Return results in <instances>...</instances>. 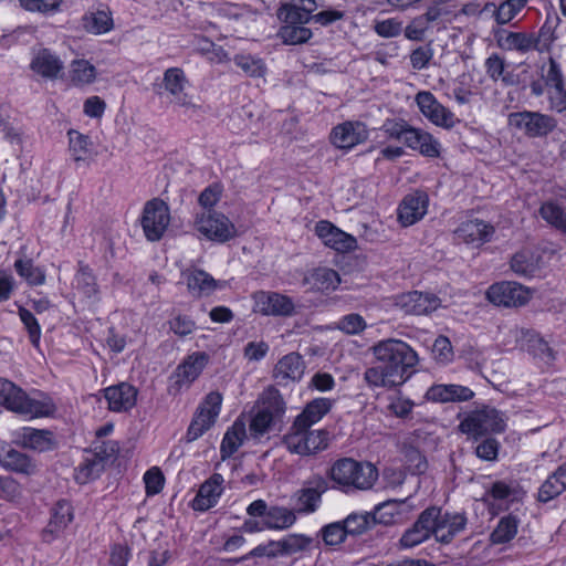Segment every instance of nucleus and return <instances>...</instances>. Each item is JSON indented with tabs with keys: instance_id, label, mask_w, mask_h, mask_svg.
<instances>
[{
	"instance_id": "nucleus-1",
	"label": "nucleus",
	"mask_w": 566,
	"mask_h": 566,
	"mask_svg": "<svg viewBox=\"0 0 566 566\" xmlns=\"http://www.w3.org/2000/svg\"><path fill=\"white\" fill-rule=\"evenodd\" d=\"M376 365L364 374L368 385L374 387H396L407 381L418 364L417 353L405 342L388 338L371 347Z\"/></svg>"
},
{
	"instance_id": "nucleus-2",
	"label": "nucleus",
	"mask_w": 566,
	"mask_h": 566,
	"mask_svg": "<svg viewBox=\"0 0 566 566\" xmlns=\"http://www.w3.org/2000/svg\"><path fill=\"white\" fill-rule=\"evenodd\" d=\"M328 476L334 489L350 493L371 489L378 479V470L371 462L342 458L333 463Z\"/></svg>"
},
{
	"instance_id": "nucleus-3",
	"label": "nucleus",
	"mask_w": 566,
	"mask_h": 566,
	"mask_svg": "<svg viewBox=\"0 0 566 566\" xmlns=\"http://www.w3.org/2000/svg\"><path fill=\"white\" fill-rule=\"evenodd\" d=\"M0 403L13 412L30 418L48 417L56 410L51 398H30L21 388L3 378H0Z\"/></svg>"
},
{
	"instance_id": "nucleus-4",
	"label": "nucleus",
	"mask_w": 566,
	"mask_h": 566,
	"mask_svg": "<svg viewBox=\"0 0 566 566\" xmlns=\"http://www.w3.org/2000/svg\"><path fill=\"white\" fill-rule=\"evenodd\" d=\"M328 440V431L323 429L312 430L307 426L297 427V423L293 422L283 436L282 443L293 454L310 457L327 449Z\"/></svg>"
},
{
	"instance_id": "nucleus-5",
	"label": "nucleus",
	"mask_w": 566,
	"mask_h": 566,
	"mask_svg": "<svg viewBox=\"0 0 566 566\" xmlns=\"http://www.w3.org/2000/svg\"><path fill=\"white\" fill-rule=\"evenodd\" d=\"M504 416L492 407H483L471 411L461 422L460 430L463 433L478 439L489 432L500 433L505 430Z\"/></svg>"
},
{
	"instance_id": "nucleus-6",
	"label": "nucleus",
	"mask_w": 566,
	"mask_h": 566,
	"mask_svg": "<svg viewBox=\"0 0 566 566\" xmlns=\"http://www.w3.org/2000/svg\"><path fill=\"white\" fill-rule=\"evenodd\" d=\"M193 227L206 239L220 243L227 242L237 235L233 222L226 214L218 211L196 213Z\"/></svg>"
},
{
	"instance_id": "nucleus-7",
	"label": "nucleus",
	"mask_w": 566,
	"mask_h": 566,
	"mask_svg": "<svg viewBox=\"0 0 566 566\" xmlns=\"http://www.w3.org/2000/svg\"><path fill=\"white\" fill-rule=\"evenodd\" d=\"M222 396L217 391L209 392L199 405L187 429L185 441L190 443L205 434L214 423L220 413Z\"/></svg>"
},
{
	"instance_id": "nucleus-8",
	"label": "nucleus",
	"mask_w": 566,
	"mask_h": 566,
	"mask_svg": "<svg viewBox=\"0 0 566 566\" xmlns=\"http://www.w3.org/2000/svg\"><path fill=\"white\" fill-rule=\"evenodd\" d=\"M509 124L530 138H538L552 133L557 126V120L547 114L523 111L511 113Z\"/></svg>"
},
{
	"instance_id": "nucleus-9",
	"label": "nucleus",
	"mask_w": 566,
	"mask_h": 566,
	"mask_svg": "<svg viewBox=\"0 0 566 566\" xmlns=\"http://www.w3.org/2000/svg\"><path fill=\"white\" fill-rule=\"evenodd\" d=\"M140 223L149 241L160 240L170 223L169 207L160 199L149 200L144 207Z\"/></svg>"
},
{
	"instance_id": "nucleus-10",
	"label": "nucleus",
	"mask_w": 566,
	"mask_h": 566,
	"mask_svg": "<svg viewBox=\"0 0 566 566\" xmlns=\"http://www.w3.org/2000/svg\"><path fill=\"white\" fill-rule=\"evenodd\" d=\"M416 103L422 115L437 126L452 128L458 122L454 114L444 107L430 92H419L416 95Z\"/></svg>"
},
{
	"instance_id": "nucleus-11",
	"label": "nucleus",
	"mask_w": 566,
	"mask_h": 566,
	"mask_svg": "<svg viewBox=\"0 0 566 566\" xmlns=\"http://www.w3.org/2000/svg\"><path fill=\"white\" fill-rule=\"evenodd\" d=\"M532 294L526 285H490L486 298L496 306L516 307L526 304Z\"/></svg>"
},
{
	"instance_id": "nucleus-12",
	"label": "nucleus",
	"mask_w": 566,
	"mask_h": 566,
	"mask_svg": "<svg viewBox=\"0 0 566 566\" xmlns=\"http://www.w3.org/2000/svg\"><path fill=\"white\" fill-rule=\"evenodd\" d=\"M396 305L406 314L424 315L440 305L439 297L430 292L410 291L397 296Z\"/></svg>"
},
{
	"instance_id": "nucleus-13",
	"label": "nucleus",
	"mask_w": 566,
	"mask_h": 566,
	"mask_svg": "<svg viewBox=\"0 0 566 566\" xmlns=\"http://www.w3.org/2000/svg\"><path fill=\"white\" fill-rule=\"evenodd\" d=\"M327 489V481L322 476L308 481L295 493V511L301 514L315 512L321 504L322 495Z\"/></svg>"
},
{
	"instance_id": "nucleus-14",
	"label": "nucleus",
	"mask_w": 566,
	"mask_h": 566,
	"mask_svg": "<svg viewBox=\"0 0 566 566\" xmlns=\"http://www.w3.org/2000/svg\"><path fill=\"white\" fill-rule=\"evenodd\" d=\"M315 233L323 240L324 244L337 252H349L357 248V240L349 233L335 227L326 220L316 223Z\"/></svg>"
},
{
	"instance_id": "nucleus-15",
	"label": "nucleus",
	"mask_w": 566,
	"mask_h": 566,
	"mask_svg": "<svg viewBox=\"0 0 566 566\" xmlns=\"http://www.w3.org/2000/svg\"><path fill=\"white\" fill-rule=\"evenodd\" d=\"M368 138V130L360 122H345L333 128L331 142L340 149H350Z\"/></svg>"
},
{
	"instance_id": "nucleus-16",
	"label": "nucleus",
	"mask_w": 566,
	"mask_h": 566,
	"mask_svg": "<svg viewBox=\"0 0 566 566\" xmlns=\"http://www.w3.org/2000/svg\"><path fill=\"white\" fill-rule=\"evenodd\" d=\"M209 363V355L205 352H196L189 355L172 374L174 386L179 390L189 386L202 373Z\"/></svg>"
},
{
	"instance_id": "nucleus-17",
	"label": "nucleus",
	"mask_w": 566,
	"mask_h": 566,
	"mask_svg": "<svg viewBox=\"0 0 566 566\" xmlns=\"http://www.w3.org/2000/svg\"><path fill=\"white\" fill-rule=\"evenodd\" d=\"M255 312L263 315L290 316L294 312L293 301L275 292H259L254 295Z\"/></svg>"
},
{
	"instance_id": "nucleus-18",
	"label": "nucleus",
	"mask_w": 566,
	"mask_h": 566,
	"mask_svg": "<svg viewBox=\"0 0 566 566\" xmlns=\"http://www.w3.org/2000/svg\"><path fill=\"white\" fill-rule=\"evenodd\" d=\"M108 409L113 412H127L135 407L138 390L128 382H119L103 389Z\"/></svg>"
},
{
	"instance_id": "nucleus-19",
	"label": "nucleus",
	"mask_w": 566,
	"mask_h": 566,
	"mask_svg": "<svg viewBox=\"0 0 566 566\" xmlns=\"http://www.w3.org/2000/svg\"><path fill=\"white\" fill-rule=\"evenodd\" d=\"M305 363L298 353H290L283 356L274 366L273 379L279 386H287L302 379Z\"/></svg>"
},
{
	"instance_id": "nucleus-20",
	"label": "nucleus",
	"mask_w": 566,
	"mask_h": 566,
	"mask_svg": "<svg viewBox=\"0 0 566 566\" xmlns=\"http://www.w3.org/2000/svg\"><path fill=\"white\" fill-rule=\"evenodd\" d=\"M188 81L184 71L179 67H170L165 71L163 84L165 90L172 96V102L185 108H196L197 105L185 92Z\"/></svg>"
},
{
	"instance_id": "nucleus-21",
	"label": "nucleus",
	"mask_w": 566,
	"mask_h": 566,
	"mask_svg": "<svg viewBox=\"0 0 566 566\" xmlns=\"http://www.w3.org/2000/svg\"><path fill=\"white\" fill-rule=\"evenodd\" d=\"M542 268V255L538 249L524 248L516 252L511 259V269L514 273L525 277L535 279Z\"/></svg>"
},
{
	"instance_id": "nucleus-22",
	"label": "nucleus",
	"mask_w": 566,
	"mask_h": 566,
	"mask_svg": "<svg viewBox=\"0 0 566 566\" xmlns=\"http://www.w3.org/2000/svg\"><path fill=\"white\" fill-rule=\"evenodd\" d=\"M467 526V517L463 513L442 512L439 507V517L437 518L436 539L443 544H449L455 535L462 532Z\"/></svg>"
},
{
	"instance_id": "nucleus-23",
	"label": "nucleus",
	"mask_w": 566,
	"mask_h": 566,
	"mask_svg": "<svg viewBox=\"0 0 566 566\" xmlns=\"http://www.w3.org/2000/svg\"><path fill=\"white\" fill-rule=\"evenodd\" d=\"M223 476L219 473L212 474L205 481L192 501V507L196 511H207L214 506L223 492Z\"/></svg>"
},
{
	"instance_id": "nucleus-24",
	"label": "nucleus",
	"mask_w": 566,
	"mask_h": 566,
	"mask_svg": "<svg viewBox=\"0 0 566 566\" xmlns=\"http://www.w3.org/2000/svg\"><path fill=\"white\" fill-rule=\"evenodd\" d=\"M428 197L416 192L405 197L398 209V218L402 226L408 227L420 220L427 211Z\"/></svg>"
},
{
	"instance_id": "nucleus-25",
	"label": "nucleus",
	"mask_w": 566,
	"mask_h": 566,
	"mask_svg": "<svg viewBox=\"0 0 566 566\" xmlns=\"http://www.w3.org/2000/svg\"><path fill=\"white\" fill-rule=\"evenodd\" d=\"M522 492L515 482L495 481L485 492V500L490 499L492 506L497 505L499 510H507L509 503L518 501Z\"/></svg>"
},
{
	"instance_id": "nucleus-26",
	"label": "nucleus",
	"mask_w": 566,
	"mask_h": 566,
	"mask_svg": "<svg viewBox=\"0 0 566 566\" xmlns=\"http://www.w3.org/2000/svg\"><path fill=\"white\" fill-rule=\"evenodd\" d=\"M521 346L534 358H538L546 364L555 360V352L548 343L542 338L536 332L531 329H522L520 335Z\"/></svg>"
},
{
	"instance_id": "nucleus-27",
	"label": "nucleus",
	"mask_w": 566,
	"mask_h": 566,
	"mask_svg": "<svg viewBox=\"0 0 566 566\" xmlns=\"http://www.w3.org/2000/svg\"><path fill=\"white\" fill-rule=\"evenodd\" d=\"M494 36L497 46L505 51H517L520 53H526L534 50L535 48L533 33L499 30Z\"/></svg>"
},
{
	"instance_id": "nucleus-28",
	"label": "nucleus",
	"mask_w": 566,
	"mask_h": 566,
	"mask_svg": "<svg viewBox=\"0 0 566 566\" xmlns=\"http://www.w3.org/2000/svg\"><path fill=\"white\" fill-rule=\"evenodd\" d=\"M403 144L427 157H439L440 155L439 142L431 134L415 127H410Z\"/></svg>"
},
{
	"instance_id": "nucleus-29",
	"label": "nucleus",
	"mask_w": 566,
	"mask_h": 566,
	"mask_svg": "<svg viewBox=\"0 0 566 566\" xmlns=\"http://www.w3.org/2000/svg\"><path fill=\"white\" fill-rule=\"evenodd\" d=\"M494 228L482 220H468L455 230L458 239L465 243H482L491 239Z\"/></svg>"
},
{
	"instance_id": "nucleus-30",
	"label": "nucleus",
	"mask_w": 566,
	"mask_h": 566,
	"mask_svg": "<svg viewBox=\"0 0 566 566\" xmlns=\"http://www.w3.org/2000/svg\"><path fill=\"white\" fill-rule=\"evenodd\" d=\"M333 407V400L328 398H316L306 403L303 411L296 416L293 422L297 427H312L317 423Z\"/></svg>"
},
{
	"instance_id": "nucleus-31",
	"label": "nucleus",
	"mask_w": 566,
	"mask_h": 566,
	"mask_svg": "<svg viewBox=\"0 0 566 566\" xmlns=\"http://www.w3.org/2000/svg\"><path fill=\"white\" fill-rule=\"evenodd\" d=\"M31 69L48 78H55L63 70L62 61L50 50H40L31 62Z\"/></svg>"
},
{
	"instance_id": "nucleus-32",
	"label": "nucleus",
	"mask_w": 566,
	"mask_h": 566,
	"mask_svg": "<svg viewBox=\"0 0 566 566\" xmlns=\"http://www.w3.org/2000/svg\"><path fill=\"white\" fill-rule=\"evenodd\" d=\"M428 396L430 399L441 402L467 401L474 396V392L468 387L450 384L431 387Z\"/></svg>"
},
{
	"instance_id": "nucleus-33",
	"label": "nucleus",
	"mask_w": 566,
	"mask_h": 566,
	"mask_svg": "<svg viewBox=\"0 0 566 566\" xmlns=\"http://www.w3.org/2000/svg\"><path fill=\"white\" fill-rule=\"evenodd\" d=\"M0 463L4 469L17 473L31 475L36 472V463L29 455L15 449L8 450L0 458Z\"/></svg>"
},
{
	"instance_id": "nucleus-34",
	"label": "nucleus",
	"mask_w": 566,
	"mask_h": 566,
	"mask_svg": "<svg viewBox=\"0 0 566 566\" xmlns=\"http://www.w3.org/2000/svg\"><path fill=\"white\" fill-rule=\"evenodd\" d=\"M21 443L24 448L39 452L50 451L54 448L53 434L49 430L24 428L21 433Z\"/></svg>"
},
{
	"instance_id": "nucleus-35",
	"label": "nucleus",
	"mask_w": 566,
	"mask_h": 566,
	"mask_svg": "<svg viewBox=\"0 0 566 566\" xmlns=\"http://www.w3.org/2000/svg\"><path fill=\"white\" fill-rule=\"evenodd\" d=\"M73 517L74 513L71 503L66 500L59 501L52 509V516L45 531L44 537L46 538L49 534H59L65 530L67 525L73 521Z\"/></svg>"
},
{
	"instance_id": "nucleus-36",
	"label": "nucleus",
	"mask_w": 566,
	"mask_h": 566,
	"mask_svg": "<svg viewBox=\"0 0 566 566\" xmlns=\"http://www.w3.org/2000/svg\"><path fill=\"white\" fill-rule=\"evenodd\" d=\"M82 21L83 28L92 34H104L114 28V21L108 8L88 12L83 17Z\"/></svg>"
},
{
	"instance_id": "nucleus-37",
	"label": "nucleus",
	"mask_w": 566,
	"mask_h": 566,
	"mask_svg": "<svg viewBox=\"0 0 566 566\" xmlns=\"http://www.w3.org/2000/svg\"><path fill=\"white\" fill-rule=\"evenodd\" d=\"M247 437L245 426L243 422L235 421L223 436L220 446L221 459L226 460L233 455L243 444Z\"/></svg>"
},
{
	"instance_id": "nucleus-38",
	"label": "nucleus",
	"mask_w": 566,
	"mask_h": 566,
	"mask_svg": "<svg viewBox=\"0 0 566 566\" xmlns=\"http://www.w3.org/2000/svg\"><path fill=\"white\" fill-rule=\"evenodd\" d=\"M67 135L70 151L75 161H85L95 155L93 143L88 136L74 129L69 130Z\"/></svg>"
},
{
	"instance_id": "nucleus-39",
	"label": "nucleus",
	"mask_w": 566,
	"mask_h": 566,
	"mask_svg": "<svg viewBox=\"0 0 566 566\" xmlns=\"http://www.w3.org/2000/svg\"><path fill=\"white\" fill-rule=\"evenodd\" d=\"M259 410L265 411L275 420H280L285 412V402L277 389L268 388L260 398Z\"/></svg>"
},
{
	"instance_id": "nucleus-40",
	"label": "nucleus",
	"mask_w": 566,
	"mask_h": 566,
	"mask_svg": "<svg viewBox=\"0 0 566 566\" xmlns=\"http://www.w3.org/2000/svg\"><path fill=\"white\" fill-rule=\"evenodd\" d=\"M518 524L520 520L513 514L502 517L491 533L492 543L505 544L513 539L517 533Z\"/></svg>"
},
{
	"instance_id": "nucleus-41",
	"label": "nucleus",
	"mask_w": 566,
	"mask_h": 566,
	"mask_svg": "<svg viewBox=\"0 0 566 566\" xmlns=\"http://www.w3.org/2000/svg\"><path fill=\"white\" fill-rule=\"evenodd\" d=\"M295 520L296 516L293 511L286 507L271 506L264 520V525L266 528L283 530L292 526Z\"/></svg>"
},
{
	"instance_id": "nucleus-42",
	"label": "nucleus",
	"mask_w": 566,
	"mask_h": 566,
	"mask_svg": "<svg viewBox=\"0 0 566 566\" xmlns=\"http://www.w3.org/2000/svg\"><path fill=\"white\" fill-rule=\"evenodd\" d=\"M484 67L488 76L497 82L501 80L505 85H512L513 78L510 73H505L506 61L497 53H492L484 62Z\"/></svg>"
},
{
	"instance_id": "nucleus-43",
	"label": "nucleus",
	"mask_w": 566,
	"mask_h": 566,
	"mask_svg": "<svg viewBox=\"0 0 566 566\" xmlns=\"http://www.w3.org/2000/svg\"><path fill=\"white\" fill-rule=\"evenodd\" d=\"M405 501L389 500L377 505L371 513L373 524L390 525L399 514L398 506Z\"/></svg>"
},
{
	"instance_id": "nucleus-44",
	"label": "nucleus",
	"mask_w": 566,
	"mask_h": 566,
	"mask_svg": "<svg viewBox=\"0 0 566 566\" xmlns=\"http://www.w3.org/2000/svg\"><path fill=\"white\" fill-rule=\"evenodd\" d=\"M71 81L76 85H85L92 83L96 77V70L86 60H76L71 64Z\"/></svg>"
},
{
	"instance_id": "nucleus-45",
	"label": "nucleus",
	"mask_w": 566,
	"mask_h": 566,
	"mask_svg": "<svg viewBox=\"0 0 566 566\" xmlns=\"http://www.w3.org/2000/svg\"><path fill=\"white\" fill-rule=\"evenodd\" d=\"M233 62L245 75L251 77H262L266 71L261 59L249 54H237L233 57Z\"/></svg>"
},
{
	"instance_id": "nucleus-46",
	"label": "nucleus",
	"mask_w": 566,
	"mask_h": 566,
	"mask_svg": "<svg viewBox=\"0 0 566 566\" xmlns=\"http://www.w3.org/2000/svg\"><path fill=\"white\" fill-rule=\"evenodd\" d=\"M311 542V538L304 535L290 534L284 538L276 541L277 553L286 555L294 554L306 549Z\"/></svg>"
},
{
	"instance_id": "nucleus-47",
	"label": "nucleus",
	"mask_w": 566,
	"mask_h": 566,
	"mask_svg": "<svg viewBox=\"0 0 566 566\" xmlns=\"http://www.w3.org/2000/svg\"><path fill=\"white\" fill-rule=\"evenodd\" d=\"M539 212L549 224L566 233V213L559 206L546 202L541 207Z\"/></svg>"
},
{
	"instance_id": "nucleus-48",
	"label": "nucleus",
	"mask_w": 566,
	"mask_h": 566,
	"mask_svg": "<svg viewBox=\"0 0 566 566\" xmlns=\"http://www.w3.org/2000/svg\"><path fill=\"white\" fill-rule=\"evenodd\" d=\"M279 18L287 24H305L312 19V15L289 0L280 8Z\"/></svg>"
},
{
	"instance_id": "nucleus-49",
	"label": "nucleus",
	"mask_w": 566,
	"mask_h": 566,
	"mask_svg": "<svg viewBox=\"0 0 566 566\" xmlns=\"http://www.w3.org/2000/svg\"><path fill=\"white\" fill-rule=\"evenodd\" d=\"M283 42L286 44H300L306 42L311 36L312 32L310 29L303 27V24H287L285 23L280 31Z\"/></svg>"
},
{
	"instance_id": "nucleus-50",
	"label": "nucleus",
	"mask_w": 566,
	"mask_h": 566,
	"mask_svg": "<svg viewBox=\"0 0 566 566\" xmlns=\"http://www.w3.org/2000/svg\"><path fill=\"white\" fill-rule=\"evenodd\" d=\"M344 527L347 534L358 535L368 531L374 524L371 514H352L344 521Z\"/></svg>"
},
{
	"instance_id": "nucleus-51",
	"label": "nucleus",
	"mask_w": 566,
	"mask_h": 566,
	"mask_svg": "<svg viewBox=\"0 0 566 566\" xmlns=\"http://www.w3.org/2000/svg\"><path fill=\"white\" fill-rule=\"evenodd\" d=\"M527 0H506L495 11V20L500 24L509 23L525 7Z\"/></svg>"
},
{
	"instance_id": "nucleus-52",
	"label": "nucleus",
	"mask_w": 566,
	"mask_h": 566,
	"mask_svg": "<svg viewBox=\"0 0 566 566\" xmlns=\"http://www.w3.org/2000/svg\"><path fill=\"white\" fill-rule=\"evenodd\" d=\"M103 469L102 461L98 459H87L75 470V480L85 484L96 479Z\"/></svg>"
},
{
	"instance_id": "nucleus-53",
	"label": "nucleus",
	"mask_w": 566,
	"mask_h": 566,
	"mask_svg": "<svg viewBox=\"0 0 566 566\" xmlns=\"http://www.w3.org/2000/svg\"><path fill=\"white\" fill-rule=\"evenodd\" d=\"M14 269L21 279L28 281V283H43L44 274L43 272L33 266L31 260L19 259L14 262Z\"/></svg>"
},
{
	"instance_id": "nucleus-54",
	"label": "nucleus",
	"mask_w": 566,
	"mask_h": 566,
	"mask_svg": "<svg viewBox=\"0 0 566 566\" xmlns=\"http://www.w3.org/2000/svg\"><path fill=\"white\" fill-rule=\"evenodd\" d=\"M410 127L411 126L402 119H387L382 124L381 130L385 133L387 138L405 143L406 135Z\"/></svg>"
},
{
	"instance_id": "nucleus-55",
	"label": "nucleus",
	"mask_w": 566,
	"mask_h": 566,
	"mask_svg": "<svg viewBox=\"0 0 566 566\" xmlns=\"http://www.w3.org/2000/svg\"><path fill=\"white\" fill-rule=\"evenodd\" d=\"M366 326L364 317L356 313L345 315L337 323V328L348 335L359 334Z\"/></svg>"
},
{
	"instance_id": "nucleus-56",
	"label": "nucleus",
	"mask_w": 566,
	"mask_h": 566,
	"mask_svg": "<svg viewBox=\"0 0 566 566\" xmlns=\"http://www.w3.org/2000/svg\"><path fill=\"white\" fill-rule=\"evenodd\" d=\"M222 195V187L219 184H212L207 187L199 196L198 202L202 211H216L213 207L219 202Z\"/></svg>"
},
{
	"instance_id": "nucleus-57",
	"label": "nucleus",
	"mask_w": 566,
	"mask_h": 566,
	"mask_svg": "<svg viewBox=\"0 0 566 566\" xmlns=\"http://www.w3.org/2000/svg\"><path fill=\"white\" fill-rule=\"evenodd\" d=\"M19 316H20V319L23 323L25 329L29 333L31 343L34 346H38L40 343V337H41V327H40L36 318L34 317L33 313L27 308L20 307Z\"/></svg>"
},
{
	"instance_id": "nucleus-58",
	"label": "nucleus",
	"mask_w": 566,
	"mask_h": 566,
	"mask_svg": "<svg viewBox=\"0 0 566 566\" xmlns=\"http://www.w3.org/2000/svg\"><path fill=\"white\" fill-rule=\"evenodd\" d=\"M144 482L147 495L158 494L165 483V478L159 468L153 467L144 474Z\"/></svg>"
},
{
	"instance_id": "nucleus-59",
	"label": "nucleus",
	"mask_w": 566,
	"mask_h": 566,
	"mask_svg": "<svg viewBox=\"0 0 566 566\" xmlns=\"http://www.w3.org/2000/svg\"><path fill=\"white\" fill-rule=\"evenodd\" d=\"M439 517V507L430 506L421 512L415 522L422 531L428 533L429 536H436L437 518Z\"/></svg>"
},
{
	"instance_id": "nucleus-60",
	"label": "nucleus",
	"mask_w": 566,
	"mask_h": 566,
	"mask_svg": "<svg viewBox=\"0 0 566 566\" xmlns=\"http://www.w3.org/2000/svg\"><path fill=\"white\" fill-rule=\"evenodd\" d=\"M434 359L441 364H448L453 359L451 342L446 336H439L432 346Z\"/></svg>"
},
{
	"instance_id": "nucleus-61",
	"label": "nucleus",
	"mask_w": 566,
	"mask_h": 566,
	"mask_svg": "<svg viewBox=\"0 0 566 566\" xmlns=\"http://www.w3.org/2000/svg\"><path fill=\"white\" fill-rule=\"evenodd\" d=\"M562 484L551 474L538 489L537 500L547 503L557 497L563 492Z\"/></svg>"
},
{
	"instance_id": "nucleus-62",
	"label": "nucleus",
	"mask_w": 566,
	"mask_h": 566,
	"mask_svg": "<svg viewBox=\"0 0 566 566\" xmlns=\"http://www.w3.org/2000/svg\"><path fill=\"white\" fill-rule=\"evenodd\" d=\"M429 537L428 533L413 523V525L401 536L400 544L402 547L411 548L427 541Z\"/></svg>"
},
{
	"instance_id": "nucleus-63",
	"label": "nucleus",
	"mask_w": 566,
	"mask_h": 566,
	"mask_svg": "<svg viewBox=\"0 0 566 566\" xmlns=\"http://www.w3.org/2000/svg\"><path fill=\"white\" fill-rule=\"evenodd\" d=\"M269 350V344L263 340L249 342L244 346L243 356L248 361H260L266 356Z\"/></svg>"
},
{
	"instance_id": "nucleus-64",
	"label": "nucleus",
	"mask_w": 566,
	"mask_h": 566,
	"mask_svg": "<svg viewBox=\"0 0 566 566\" xmlns=\"http://www.w3.org/2000/svg\"><path fill=\"white\" fill-rule=\"evenodd\" d=\"M276 420L265 413V411L258 410L250 423V430L254 436H262L270 430Z\"/></svg>"
}]
</instances>
